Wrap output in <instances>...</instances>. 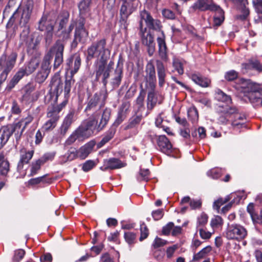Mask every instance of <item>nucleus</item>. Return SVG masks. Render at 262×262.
<instances>
[{
    "label": "nucleus",
    "instance_id": "1",
    "mask_svg": "<svg viewBox=\"0 0 262 262\" xmlns=\"http://www.w3.org/2000/svg\"><path fill=\"white\" fill-rule=\"evenodd\" d=\"M86 54L87 60L97 57L93 64L96 79L102 76V79H108L111 71L106 69V66L110 57L111 50L106 47V39L102 38L93 42L88 48Z\"/></svg>",
    "mask_w": 262,
    "mask_h": 262
},
{
    "label": "nucleus",
    "instance_id": "2",
    "mask_svg": "<svg viewBox=\"0 0 262 262\" xmlns=\"http://www.w3.org/2000/svg\"><path fill=\"white\" fill-rule=\"evenodd\" d=\"M64 45L61 40H57L45 55L41 63L40 70L37 73L35 81L38 83H43L48 77L51 69V63L54 56L53 68L58 69L63 61Z\"/></svg>",
    "mask_w": 262,
    "mask_h": 262
},
{
    "label": "nucleus",
    "instance_id": "3",
    "mask_svg": "<svg viewBox=\"0 0 262 262\" xmlns=\"http://www.w3.org/2000/svg\"><path fill=\"white\" fill-rule=\"evenodd\" d=\"M140 22L143 23L144 21L147 27L149 30L161 32V35L157 38L158 46V53L160 58L164 61L168 60L167 47L165 42V35L162 30V25L161 22L157 19H154L150 13L145 10L141 11L140 13Z\"/></svg>",
    "mask_w": 262,
    "mask_h": 262
},
{
    "label": "nucleus",
    "instance_id": "4",
    "mask_svg": "<svg viewBox=\"0 0 262 262\" xmlns=\"http://www.w3.org/2000/svg\"><path fill=\"white\" fill-rule=\"evenodd\" d=\"M241 92L254 107L262 106V86L259 84L245 80L241 86Z\"/></svg>",
    "mask_w": 262,
    "mask_h": 262
},
{
    "label": "nucleus",
    "instance_id": "5",
    "mask_svg": "<svg viewBox=\"0 0 262 262\" xmlns=\"http://www.w3.org/2000/svg\"><path fill=\"white\" fill-rule=\"evenodd\" d=\"M33 0H24L9 18L7 25V28L11 27L16 19L19 17V11L21 12L19 24L22 26L27 25L29 22L34 8Z\"/></svg>",
    "mask_w": 262,
    "mask_h": 262
},
{
    "label": "nucleus",
    "instance_id": "6",
    "mask_svg": "<svg viewBox=\"0 0 262 262\" xmlns=\"http://www.w3.org/2000/svg\"><path fill=\"white\" fill-rule=\"evenodd\" d=\"M67 70H70L71 76L67 78L65 80L64 86V95L65 98L69 96L72 85L74 84L75 80L73 76L76 74L81 66V58L79 55H75L74 57H70L68 59L66 63Z\"/></svg>",
    "mask_w": 262,
    "mask_h": 262
},
{
    "label": "nucleus",
    "instance_id": "7",
    "mask_svg": "<svg viewBox=\"0 0 262 262\" xmlns=\"http://www.w3.org/2000/svg\"><path fill=\"white\" fill-rule=\"evenodd\" d=\"M137 7V0H122L120 9V22L124 28H127L128 18L135 11Z\"/></svg>",
    "mask_w": 262,
    "mask_h": 262
},
{
    "label": "nucleus",
    "instance_id": "8",
    "mask_svg": "<svg viewBox=\"0 0 262 262\" xmlns=\"http://www.w3.org/2000/svg\"><path fill=\"white\" fill-rule=\"evenodd\" d=\"M139 35L141 38L142 44L147 47L149 56H152L155 51L154 37L149 31H147V28H143L142 21L139 22Z\"/></svg>",
    "mask_w": 262,
    "mask_h": 262
},
{
    "label": "nucleus",
    "instance_id": "9",
    "mask_svg": "<svg viewBox=\"0 0 262 262\" xmlns=\"http://www.w3.org/2000/svg\"><path fill=\"white\" fill-rule=\"evenodd\" d=\"M85 19L80 17L77 21L74 32V38L71 43L72 48H76L78 42L84 43L89 36V32L86 30L84 25Z\"/></svg>",
    "mask_w": 262,
    "mask_h": 262
},
{
    "label": "nucleus",
    "instance_id": "10",
    "mask_svg": "<svg viewBox=\"0 0 262 262\" xmlns=\"http://www.w3.org/2000/svg\"><path fill=\"white\" fill-rule=\"evenodd\" d=\"M97 120L93 118H89L83 120L76 128L82 137V139H88L92 136L96 130Z\"/></svg>",
    "mask_w": 262,
    "mask_h": 262
},
{
    "label": "nucleus",
    "instance_id": "11",
    "mask_svg": "<svg viewBox=\"0 0 262 262\" xmlns=\"http://www.w3.org/2000/svg\"><path fill=\"white\" fill-rule=\"evenodd\" d=\"M107 97V92L105 90H100L94 94L93 97L89 100L85 111H94L96 110L97 106L99 108L103 106Z\"/></svg>",
    "mask_w": 262,
    "mask_h": 262
},
{
    "label": "nucleus",
    "instance_id": "12",
    "mask_svg": "<svg viewBox=\"0 0 262 262\" xmlns=\"http://www.w3.org/2000/svg\"><path fill=\"white\" fill-rule=\"evenodd\" d=\"M226 235L228 239L240 241L246 237L247 231L244 226L240 224H232L228 225Z\"/></svg>",
    "mask_w": 262,
    "mask_h": 262
},
{
    "label": "nucleus",
    "instance_id": "13",
    "mask_svg": "<svg viewBox=\"0 0 262 262\" xmlns=\"http://www.w3.org/2000/svg\"><path fill=\"white\" fill-rule=\"evenodd\" d=\"M50 90L49 92L50 98L56 102L58 96L63 91V83L60 75L55 74L52 77L50 83Z\"/></svg>",
    "mask_w": 262,
    "mask_h": 262
},
{
    "label": "nucleus",
    "instance_id": "14",
    "mask_svg": "<svg viewBox=\"0 0 262 262\" xmlns=\"http://www.w3.org/2000/svg\"><path fill=\"white\" fill-rule=\"evenodd\" d=\"M121 56L120 55L117 67L110 80V84L113 89L119 88L123 78V62L121 61Z\"/></svg>",
    "mask_w": 262,
    "mask_h": 262
},
{
    "label": "nucleus",
    "instance_id": "15",
    "mask_svg": "<svg viewBox=\"0 0 262 262\" xmlns=\"http://www.w3.org/2000/svg\"><path fill=\"white\" fill-rule=\"evenodd\" d=\"M34 87L31 84L26 85L23 89V95L20 99L22 103L29 104L36 101L39 96L38 91L34 92Z\"/></svg>",
    "mask_w": 262,
    "mask_h": 262
},
{
    "label": "nucleus",
    "instance_id": "16",
    "mask_svg": "<svg viewBox=\"0 0 262 262\" xmlns=\"http://www.w3.org/2000/svg\"><path fill=\"white\" fill-rule=\"evenodd\" d=\"M217 111L220 113L219 122L222 124H227L230 119H232V114L236 111V108L227 104L220 105Z\"/></svg>",
    "mask_w": 262,
    "mask_h": 262
},
{
    "label": "nucleus",
    "instance_id": "17",
    "mask_svg": "<svg viewBox=\"0 0 262 262\" xmlns=\"http://www.w3.org/2000/svg\"><path fill=\"white\" fill-rule=\"evenodd\" d=\"M145 80L147 88L155 89L157 82L155 67L151 60L146 65L145 70Z\"/></svg>",
    "mask_w": 262,
    "mask_h": 262
},
{
    "label": "nucleus",
    "instance_id": "18",
    "mask_svg": "<svg viewBox=\"0 0 262 262\" xmlns=\"http://www.w3.org/2000/svg\"><path fill=\"white\" fill-rule=\"evenodd\" d=\"M24 28L20 34L19 47H26L28 49H34L33 38L30 35V29L27 25L24 26Z\"/></svg>",
    "mask_w": 262,
    "mask_h": 262
},
{
    "label": "nucleus",
    "instance_id": "19",
    "mask_svg": "<svg viewBox=\"0 0 262 262\" xmlns=\"http://www.w3.org/2000/svg\"><path fill=\"white\" fill-rule=\"evenodd\" d=\"M68 102L67 99L63 101L59 105H51L48 108L47 117L51 120L58 122L59 118V113L63 107L66 106Z\"/></svg>",
    "mask_w": 262,
    "mask_h": 262
},
{
    "label": "nucleus",
    "instance_id": "20",
    "mask_svg": "<svg viewBox=\"0 0 262 262\" xmlns=\"http://www.w3.org/2000/svg\"><path fill=\"white\" fill-rule=\"evenodd\" d=\"M126 165V164L120 159L112 158L104 160L103 165L100 167V169L102 171H106L108 169H116L124 167Z\"/></svg>",
    "mask_w": 262,
    "mask_h": 262
},
{
    "label": "nucleus",
    "instance_id": "21",
    "mask_svg": "<svg viewBox=\"0 0 262 262\" xmlns=\"http://www.w3.org/2000/svg\"><path fill=\"white\" fill-rule=\"evenodd\" d=\"M211 2L212 0H198L191 7V9L193 11H205L208 10L213 11L217 6L211 4Z\"/></svg>",
    "mask_w": 262,
    "mask_h": 262
},
{
    "label": "nucleus",
    "instance_id": "22",
    "mask_svg": "<svg viewBox=\"0 0 262 262\" xmlns=\"http://www.w3.org/2000/svg\"><path fill=\"white\" fill-rule=\"evenodd\" d=\"M150 91L148 93L147 98V108L148 111H151L156 104H161L162 102L163 98L161 96H158L155 94V89L149 88Z\"/></svg>",
    "mask_w": 262,
    "mask_h": 262
},
{
    "label": "nucleus",
    "instance_id": "23",
    "mask_svg": "<svg viewBox=\"0 0 262 262\" xmlns=\"http://www.w3.org/2000/svg\"><path fill=\"white\" fill-rule=\"evenodd\" d=\"M157 144L159 150L167 155H170L172 151V146L168 139L165 136H160L157 140Z\"/></svg>",
    "mask_w": 262,
    "mask_h": 262
},
{
    "label": "nucleus",
    "instance_id": "24",
    "mask_svg": "<svg viewBox=\"0 0 262 262\" xmlns=\"http://www.w3.org/2000/svg\"><path fill=\"white\" fill-rule=\"evenodd\" d=\"M75 111L71 110L64 117L63 122L59 129L60 135L64 136L70 128L71 124L74 121Z\"/></svg>",
    "mask_w": 262,
    "mask_h": 262
},
{
    "label": "nucleus",
    "instance_id": "25",
    "mask_svg": "<svg viewBox=\"0 0 262 262\" xmlns=\"http://www.w3.org/2000/svg\"><path fill=\"white\" fill-rule=\"evenodd\" d=\"M39 64V60L36 58H32L29 62H26L25 65L18 71L24 77L25 75H29L32 74L37 69Z\"/></svg>",
    "mask_w": 262,
    "mask_h": 262
},
{
    "label": "nucleus",
    "instance_id": "26",
    "mask_svg": "<svg viewBox=\"0 0 262 262\" xmlns=\"http://www.w3.org/2000/svg\"><path fill=\"white\" fill-rule=\"evenodd\" d=\"M156 66L158 78L159 86L162 88L165 83L166 77V68L162 61L159 59L156 60Z\"/></svg>",
    "mask_w": 262,
    "mask_h": 262
},
{
    "label": "nucleus",
    "instance_id": "27",
    "mask_svg": "<svg viewBox=\"0 0 262 262\" xmlns=\"http://www.w3.org/2000/svg\"><path fill=\"white\" fill-rule=\"evenodd\" d=\"M96 145V142L94 140H92L81 146L77 149L79 158L84 160L88 157L93 151L94 147Z\"/></svg>",
    "mask_w": 262,
    "mask_h": 262
},
{
    "label": "nucleus",
    "instance_id": "28",
    "mask_svg": "<svg viewBox=\"0 0 262 262\" xmlns=\"http://www.w3.org/2000/svg\"><path fill=\"white\" fill-rule=\"evenodd\" d=\"M38 29L40 31H53L54 23L48 19L47 14H43L38 22Z\"/></svg>",
    "mask_w": 262,
    "mask_h": 262
},
{
    "label": "nucleus",
    "instance_id": "29",
    "mask_svg": "<svg viewBox=\"0 0 262 262\" xmlns=\"http://www.w3.org/2000/svg\"><path fill=\"white\" fill-rule=\"evenodd\" d=\"M79 158L77 149L71 147L68 151L62 156L59 157V163L63 164L68 162H71Z\"/></svg>",
    "mask_w": 262,
    "mask_h": 262
},
{
    "label": "nucleus",
    "instance_id": "30",
    "mask_svg": "<svg viewBox=\"0 0 262 262\" xmlns=\"http://www.w3.org/2000/svg\"><path fill=\"white\" fill-rule=\"evenodd\" d=\"M190 78L195 83L203 88L208 87L211 82L210 79L203 77L198 73L191 74Z\"/></svg>",
    "mask_w": 262,
    "mask_h": 262
},
{
    "label": "nucleus",
    "instance_id": "31",
    "mask_svg": "<svg viewBox=\"0 0 262 262\" xmlns=\"http://www.w3.org/2000/svg\"><path fill=\"white\" fill-rule=\"evenodd\" d=\"M236 112L237 111L232 114V118H234V119L232 121V125L234 127H245L246 117L245 115L237 113Z\"/></svg>",
    "mask_w": 262,
    "mask_h": 262
},
{
    "label": "nucleus",
    "instance_id": "32",
    "mask_svg": "<svg viewBox=\"0 0 262 262\" xmlns=\"http://www.w3.org/2000/svg\"><path fill=\"white\" fill-rule=\"evenodd\" d=\"M11 135V130H9L7 125L0 128V149L7 143Z\"/></svg>",
    "mask_w": 262,
    "mask_h": 262
},
{
    "label": "nucleus",
    "instance_id": "33",
    "mask_svg": "<svg viewBox=\"0 0 262 262\" xmlns=\"http://www.w3.org/2000/svg\"><path fill=\"white\" fill-rule=\"evenodd\" d=\"M212 247L207 246L196 253L193 254L192 260L193 261H200L201 259L207 257L212 251Z\"/></svg>",
    "mask_w": 262,
    "mask_h": 262
},
{
    "label": "nucleus",
    "instance_id": "34",
    "mask_svg": "<svg viewBox=\"0 0 262 262\" xmlns=\"http://www.w3.org/2000/svg\"><path fill=\"white\" fill-rule=\"evenodd\" d=\"M10 170V163L3 152H0V173L6 176Z\"/></svg>",
    "mask_w": 262,
    "mask_h": 262
},
{
    "label": "nucleus",
    "instance_id": "35",
    "mask_svg": "<svg viewBox=\"0 0 262 262\" xmlns=\"http://www.w3.org/2000/svg\"><path fill=\"white\" fill-rule=\"evenodd\" d=\"M116 132V129L111 126L109 129L106 132L101 140L97 144V147L101 148L109 141H110L114 136Z\"/></svg>",
    "mask_w": 262,
    "mask_h": 262
},
{
    "label": "nucleus",
    "instance_id": "36",
    "mask_svg": "<svg viewBox=\"0 0 262 262\" xmlns=\"http://www.w3.org/2000/svg\"><path fill=\"white\" fill-rule=\"evenodd\" d=\"M111 115V110L109 108H106L103 112L101 118L98 125L97 129L98 131L102 130L107 124Z\"/></svg>",
    "mask_w": 262,
    "mask_h": 262
},
{
    "label": "nucleus",
    "instance_id": "37",
    "mask_svg": "<svg viewBox=\"0 0 262 262\" xmlns=\"http://www.w3.org/2000/svg\"><path fill=\"white\" fill-rule=\"evenodd\" d=\"M213 11H215V15L213 17V26H219L224 20V12L218 6L215 8Z\"/></svg>",
    "mask_w": 262,
    "mask_h": 262
},
{
    "label": "nucleus",
    "instance_id": "38",
    "mask_svg": "<svg viewBox=\"0 0 262 262\" xmlns=\"http://www.w3.org/2000/svg\"><path fill=\"white\" fill-rule=\"evenodd\" d=\"M69 16L70 14L68 11L63 10L61 12L60 15L61 19H60L58 24L57 33H58L60 30H62L66 28V26L69 21Z\"/></svg>",
    "mask_w": 262,
    "mask_h": 262
},
{
    "label": "nucleus",
    "instance_id": "39",
    "mask_svg": "<svg viewBox=\"0 0 262 262\" xmlns=\"http://www.w3.org/2000/svg\"><path fill=\"white\" fill-rule=\"evenodd\" d=\"M141 115H135L133 116L129 120L128 122L125 124L124 127L127 128H139V125L142 119Z\"/></svg>",
    "mask_w": 262,
    "mask_h": 262
},
{
    "label": "nucleus",
    "instance_id": "40",
    "mask_svg": "<svg viewBox=\"0 0 262 262\" xmlns=\"http://www.w3.org/2000/svg\"><path fill=\"white\" fill-rule=\"evenodd\" d=\"M23 77L21 73L17 71L8 83L5 90L8 92L11 91Z\"/></svg>",
    "mask_w": 262,
    "mask_h": 262
},
{
    "label": "nucleus",
    "instance_id": "41",
    "mask_svg": "<svg viewBox=\"0 0 262 262\" xmlns=\"http://www.w3.org/2000/svg\"><path fill=\"white\" fill-rule=\"evenodd\" d=\"M75 22L73 21L71 23L68 29H63L60 30V33L57 34L58 36L63 40H67L70 38L72 31L74 28Z\"/></svg>",
    "mask_w": 262,
    "mask_h": 262
},
{
    "label": "nucleus",
    "instance_id": "42",
    "mask_svg": "<svg viewBox=\"0 0 262 262\" xmlns=\"http://www.w3.org/2000/svg\"><path fill=\"white\" fill-rule=\"evenodd\" d=\"M215 98L217 100L225 102L227 104L231 103L232 101L230 96L227 95L220 89L216 91Z\"/></svg>",
    "mask_w": 262,
    "mask_h": 262
},
{
    "label": "nucleus",
    "instance_id": "43",
    "mask_svg": "<svg viewBox=\"0 0 262 262\" xmlns=\"http://www.w3.org/2000/svg\"><path fill=\"white\" fill-rule=\"evenodd\" d=\"M7 126L9 130H11L12 135L14 133H23L26 128L20 121L12 124L7 125Z\"/></svg>",
    "mask_w": 262,
    "mask_h": 262
},
{
    "label": "nucleus",
    "instance_id": "44",
    "mask_svg": "<svg viewBox=\"0 0 262 262\" xmlns=\"http://www.w3.org/2000/svg\"><path fill=\"white\" fill-rule=\"evenodd\" d=\"M46 175L41 177L31 179L28 181V184L31 186H34L38 184H49L50 180L46 179Z\"/></svg>",
    "mask_w": 262,
    "mask_h": 262
},
{
    "label": "nucleus",
    "instance_id": "45",
    "mask_svg": "<svg viewBox=\"0 0 262 262\" xmlns=\"http://www.w3.org/2000/svg\"><path fill=\"white\" fill-rule=\"evenodd\" d=\"M43 164V162L39 159L32 162L31 165L30 173L28 175L29 177H32L36 174L40 170L41 166Z\"/></svg>",
    "mask_w": 262,
    "mask_h": 262
},
{
    "label": "nucleus",
    "instance_id": "46",
    "mask_svg": "<svg viewBox=\"0 0 262 262\" xmlns=\"http://www.w3.org/2000/svg\"><path fill=\"white\" fill-rule=\"evenodd\" d=\"M208 215L203 212L198 217L196 222V229L205 228L206 225L208 222Z\"/></svg>",
    "mask_w": 262,
    "mask_h": 262
},
{
    "label": "nucleus",
    "instance_id": "47",
    "mask_svg": "<svg viewBox=\"0 0 262 262\" xmlns=\"http://www.w3.org/2000/svg\"><path fill=\"white\" fill-rule=\"evenodd\" d=\"M33 155L34 150H31L27 151L25 150L24 152L21 151L19 160L27 164L32 158Z\"/></svg>",
    "mask_w": 262,
    "mask_h": 262
},
{
    "label": "nucleus",
    "instance_id": "48",
    "mask_svg": "<svg viewBox=\"0 0 262 262\" xmlns=\"http://www.w3.org/2000/svg\"><path fill=\"white\" fill-rule=\"evenodd\" d=\"M91 0H82L78 5L80 13L85 14L90 10Z\"/></svg>",
    "mask_w": 262,
    "mask_h": 262
},
{
    "label": "nucleus",
    "instance_id": "49",
    "mask_svg": "<svg viewBox=\"0 0 262 262\" xmlns=\"http://www.w3.org/2000/svg\"><path fill=\"white\" fill-rule=\"evenodd\" d=\"M187 115L188 119L192 122V123L197 122L199 119L198 112L196 108L191 107L187 111Z\"/></svg>",
    "mask_w": 262,
    "mask_h": 262
},
{
    "label": "nucleus",
    "instance_id": "50",
    "mask_svg": "<svg viewBox=\"0 0 262 262\" xmlns=\"http://www.w3.org/2000/svg\"><path fill=\"white\" fill-rule=\"evenodd\" d=\"M77 139L82 140V137L79 135V133L78 132V131H77V129H76L68 138V139L66 141L65 143L68 145H70L74 143Z\"/></svg>",
    "mask_w": 262,
    "mask_h": 262
},
{
    "label": "nucleus",
    "instance_id": "51",
    "mask_svg": "<svg viewBox=\"0 0 262 262\" xmlns=\"http://www.w3.org/2000/svg\"><path fill=\"white\" fill-rule=\"evenodd\" d=\"M149 170L148 169L140 168L139 174L137 176V179L138 181H147L149 178Z\"/></svg>",
    "mask_w": 262,
    "mask_h": 262
},
{
    "label": "nucleus",
    "instance_id": "52",
    "mask_svg": "<svg viewBox=\"0 0 262 262\" xmlns=\"http://www.w3.org/2000/svg\"><path fill=\"white\" fill-rule=\"evenodd\" d=\"M26 164L23 163L21 161H19L17 166V171L19 173L18 176H17V178H24L27 173V168L24 167V165Z\"/></svg>",
    "mask_w": 262,
    "mask_h": 262
},
{
    "label": "nucleus",
    "instance_id": "53",
    "mask_svg": "<svg viewBox=\"0 0 262 262\" xmlns=\"http://www.w3.org/2000/svg\"><path fill=\"white\" fill-rule=\"evenodd\" d=\"M57 123V121L49 119L43 124L42 128L46 132L51 130L56 127Z\"/></svg>",
    "mask_w": 262,
    "mask_h": 262
},
{
    "label": "nucleus",
    "instance_id": "54",
    "mask_svg": "<svg viewBox=\"0 0 262 262\" xmlns=\"http://www.w3.org/2000/svg\"><path fill=\"white\" fill-rule=\"evenodd\" d=\"M223 221L222 218L219 215H216L211 219L210 225L212 228H217L222 225Z\"/></svg>",
    "mask_w": 262,
    "mask_h": 262
},
{
    "label": "nucleus",
    "instance_id": "55",
    "mask_svg": "<svg viewBox=\"0 0 262 262\" xmlns=\"http://www.w3.org/2000/svg\"><path fill=\"white\" fill-rule=\"evenodd\" d=\"M252 4L256 13L262 15V0H252Z\"/></svg>",
    "mask_w": 262,
    "mask_h": 262
},
{
    "label": "nucleus",
    "instance_id": "56",
    "mask_svg": "<svg viewBox=\"0 0 262 262\" xmlns=\"http://www.w3.org/2000/svg\"><path fill=\"white\" fill-rule=\"evenodd\" d=\"M25 253V251L23 249H18L15 251L13 261L19 262L24 257Z\"/></svg>",
    "mask_w": 262,
    "mask_h": 262
},
{
    "label": "nucleus",
    "instance_id": "57",
    "mask_svg": "<svg viewBox=\"0 0 262 262\" xmlns=\"http://www.w3.org/2000/svg\"><path fill=\"white\" fill-rule=\"evenodd\" d=\"M145 96V92L142 89L140 92L139 95L136 100V104L139 108L142 107L144 106V100Z\"/></svg>",
    "mask_w": 262,
    "mask_h": 262
},
{
    "label": "nucleus",
    "instance_id": "58",
    "mask_svg": "<svg viewBox=\"0 0 262 262\" xmlns=\"http://www.w3.org/2000/svg\"><path fill=\"white\" fill-rule=\"evenodd\" d=\"M96 166L94 161L89 160L86 161L82 165V169L84 172H88Z\"/></svg>",
    "mask_w": 262,
    "mask_h": 262
},
{
    "label": "nucleus",
    "instance_id": "59",
    "mask_svg": "<svg viewBox=\"0 0 262 262\" xmlns=\"http://www.w3.org/2000/svg\"><path fill=\"white\" fill-rule=\"evenodd\" d=\"M238 77V73L235 70H230L225 73L224 77L227 81H231L236 79Z\"/></svg>",
    "mask_w": 262,
    "mask_h": 262
},
{
    "label": "nucleus",
    "instance_id": "60",
    "mask_svg": "<svg viewBox=\"0 0 262 262\" xmlns=\"http://www.w3.org/2000/svg\"><path fill=\"white\" fill-rule=\"evenodd\" d=\"M253 70L258 73H262L261 63L257 59H250Z\"/></svg>",
    "mask_w": 262,
    "mask_h": 262
},
{
    "label": "nucleus",
    "instance_id": "61",
    "mask_svg": "<svg viewBox=\"0 0 262 262\" xmlns=\"http://www.w3.org/2000/svg\"><path fill=\"white\" fill-rule=\"evenodd\" d=\"M126 116L118 112L117 117L111 127L117 129V127L124 121Z\"/></svg>",
    "mask_w": 262,
    "mask_h": 262
},
{
    "label": "nucleus",
    "instance_id": "62",
    "mask_svg": "<svg viewBox=\"0 0 262 262\" xmlns=\"http://www.w3.org/2000/svg\"><path fill=\"white\" fill-rule=\"evenodd\" d=\"M130 104L128 101L123 102L119 108L118 113L123 114L126 116L127 113L129 111Z\"/></svg>",
    "mask_w": 262,
    "mask_h": 262
},
{
    "label": "nucleus",
    "instance_id": "63",
    "mask_svg": "<svg viewBox=\"0 0 262 262\" xmlns=\"http://www.w3.org/2000/svg\"><path fill=\"white\" fill-rule=\"evenodd\" d=\"M173 67L179 75H182L184 73V68L183 63L179 60H174L173 61Z\"/></svg>",
    "mask_w": 262,
    "mask_h": 262
},
{
    "label": "nucleus",
    "instance_id": "64",
    "mask_svg": "<svg viewBox=\"0 0 262 262\" xmlns=\"http://www.w3.org/2000/svg\"><path fill=\"white\" fill-rule=\"evenodd\" d=\"M196 230L199 231L200 237L203 239H208L211 236L212 233L208 231L205 228Z\"/></svg>",
    "mask_w": 262,
    "mask_h": 262
}]
</instances>
